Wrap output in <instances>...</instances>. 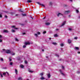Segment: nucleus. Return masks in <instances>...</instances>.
Segmentation results:
<instances>
[{"label": "nucleus", "mask_w": 80, "mask_h": 80, "mask_svg": "<svg viewBox=\"0 0 80 80\" xmlns=\"http://www.w3.org/2000/svg\"><path fill=\"white\" fill-rule=\"evenodd\" d=\"M14 29H16V30H17L18 29V28H14Z\"/></svg>", "instance_id": "4d7b16f0"}, {"label": "nucleus", "mask_w": 80, "mask_h": 80, "mask_svg": "<svg viewBox=\"0 0 80 80\" xmlns=\"http://www.w3.org/2000/svg\"><path fill=\"white\" fill-rule=\"evenodd\" d=\"M76 12L77 13H78L79 12V11H78V10L77 9L76 10Z\"/></svg>", "instance_id": "c9c22d12"}, {"label": "nucleus", "mask_w": 80, "mask_h": 80, "mask_svg": "<svg viewBox=\"0 0 80 80\" xmlns=\"http://www.w3.org/2000/svg\"><path fill=\"white\" fill-rule=\"evenodd\" d=\"M15 27V26H12L11 27L12 28H14Z\"/></svg>", "instance_id": "4c0bfd02"}, {"label": "nucleus", "mask_w": 80, "mask_h": 80, "mask_svg": "<svg viewBox=\"0 0 80 80\" xmlns=\"http://www.w3.org/2000/svg\"><path fill=\"white\" fill-rule=\"evenodd\" d=\"M3 75H4V76L6 75V73H5V72H4V73H3Z\"/></svg>", "instance_id": "473e14b6"}, {"label": "nucleus", "mask_w": 80, "mask_h": 80, "mask_svg": "<svg viewBox=\"0 0 80 80\" xmlns=\"http://www.w3.org/2000/svg\"><path fill=\"white\" fill-rule=\"evenodd\" d=\"M60 15H61L62 16H63V15L62 13H58V14H57L58 17H59Z\"/></svg>", "instance_id": "423d86ee"}, {"label": "nucleus", "mask_w": 80, "mask_h": 80, "mask_svg": "<svg viewBox=\"0 0 80 80\" xmlns=\"http://www.w3.org/2000/svg\"><path fill=\"white\" fill-rule=\"evenodd\" d=\"M49 5H52V2H50L49 3Z\"/></svg>", "instance_id": "e433bc0d"}, {"label": "nucleus", "mask_w": 80, "mask_h": 80, "mask_svg": "<svg viewBox=\"0 0 80 80\" xmlns=\"http://www.w3.org/2000/svg\"><path fill=\"white\" fill-rule=\"evenodd\" d=\"M47 33V32H46V31H44V32H43V33L44 34H45V33Z\"/></svg>", "instance_id": "a18cd8bd"}, {"label": "nucleus", "mask_w": 80, "mask_h": 80, "mask_svg": "<svg viewBox=\"0 0 80 80\" xmlns=\"http://www.w3.org/2000/svg\"><path fill=\"white\" fill-rule=\"evenodd\" d=\"M54 37H58V35L57 34H54Z\"/></svg>", "instance_id": "b1692460"}, {"label": "nucleus", "mask_w": 80, "mask_h": 80, "mask_svg": "<svg viewBox=\"0 0 80 80\" xmlns=\"http://www.w3.org/2000/svg\"><path fill=\"white\" fill-rule=\"evenodd\" d=\"M72 27H70L68 28V30H69V31H72Z\"/></svg>", "instance_id": "1a4fd4ad"}, {"label": "nucleus", "mask_w": 80, "mask_h": 80, "mask_svg": "<svg viewBox=\"0 0 80 80\" xmlns=\"http://www.w3.org/2000/svg\"><path fill=\"white\" fill-rule=\"evenodd\" d=\"M29 72H30V73H33V71H29Z\"/></svg>", "instance_id": "7c9ffc66"}, {"label": "nucleus", "mask_w": 80, "mask_h": 80, "mask_svg": "<svg viewBox=\"0 0 80 80\" xmlns=\"http://www.w3.org/2000/svg\"><path fill=\"white\" fill-rule=\"evenodd\" d=\"M0 77L1 78H3V74H2L1 72L0 73Z\"/></svg>", "instance_id": "ddd939ff"}, {"label": "nucleus", "mask_w": 80, "mask_h": 80, "mask_svg": "<svg viewBox=\"0 0 80 80\" xmlns=\"http://www.w3.org/2000/svg\"><path fill=\"white\" fill-rule=\"evenodd\" d=\"M22 16H26V14H23L22 13Z\"/></svg>", "instance_id": "2f4dec72"}, {"label": "nucleus", "mask_w": 80, "mask_h": 80, "mask_svg": "<svg viewBox=\"0 0 80 80\" xmlns=\"http://www.w3.org/2000/svg\"><path fill=\"white\" fill-rule=\"evenodd\" d=\"M15 73H16V75H17L18 71H17V70L16 69H15Z\"/></svg>", "instance_id": "4468645a"}, {"label": "nucleus", "mask_w": 80, "mask_h": 80, "mask_svg": "<svg viewBox=\"0 0 80 80\" xmlns=\"http://www.w3.org/2000/svg\"><path fill=\"white\" fill-rule=\"evenodd\" d=\"M24 44L26 45H30V43L29 42H25L24 43Z\"/></svg>", "instance_id": "39448f33"}, {"label": "nucleus", "mask_w": 80, "mask_h": 80, "mask_svg": "<svg viewBox=\"0 0 80 80\" xmlns=\"http://www.w3.org/2000/svg\"><path fill=\"white\" fill-rule=\"evenodd\" d=\"M70 12V11H66L64 12V14H68V13H69Z\"/></svg>", "instance_id": "f03ea898"}, {"label": "nucleus", "mask_w": 80, "mask_h": 80, "mask_svg": "<svg viewBox=\"0 0 80 80\" xmlns=\"http://www.w3.org/2000/svg\"><path fill=\"white\" fill-rule=\"evenodd\" d=\"M60 45L61 47H63V44L61 43L60 44Z\"/></svg>", "instance_id": "a878e982"}, {"label": "nucleus", "mask_w": 80, "mask_h": 80, "mask_svg": "<svg viewBox=\"0 0 80 80\" xmlns=\"http://www.w3.org/2000/svg\"><path fill=\"white\" fill-rule=\"evenodd\" d=\"M18 60H20V58H18Z\"/></svg>", "instance_id": "603ef678"}, {"label": "nucleus", "mask_w": 80, "mask_h": 80, "mask_svg": "<svg viewBox=\"0 0 80 80\" xmlns=\"http://www.w3.org/2000/svg\"><path fill=\"white\" fill-rule=\"evenodd\" d=\"M26 33L25 32L23 33L22 35H25Z\"/></svg>", "instance_id": "09e8293b"}, {"label": "nucleus", "mask_w": 80, "mask_h": 80, "mask_svg": "<svg viewBox=\"0 0 80 80\" xmlns=\"http://www.w3.org/2000/svg\"><path fill=\"white\" fill-rule=\"evenodd\" d=\"M59 72H60L61 73L62 75H63V76H65V74L62 72V70H59Z\"/></svg>", "instance_id": "7ed1b4c3"}, {"label": "nucleus", "mask_w": 80, "mask_h": 80, "mask_svg": "<svg viewBox=\"0 0 80 80\" xmlns=\"http://www.w3.org/2000/svg\"><path fill=\"white\" fill-rule=\"evenodd\" d=\"M15 40L16 41H17V42H18V40L17 38H15Z\"/></svg>", "instance_id": "c85d7f7f"}, {"label": "nucleus", "mask_w": 80, "mask_h": 80, "mask_svg": "<svg viewBox=\"0 0 80 80\" xmlns=\"http://www.w3.org/2000/svg\"><path fill=\"white\" fill-rule=\"evenodd\" d=\"M2 42V39H0V42Z\"/></svg>", "instance_id": "3c124183"}, {"label": "nucleus", "mask_w": 80, "mask_h": 80, "mask_svg": "<svg viewBox=\"0 0 80 80\" xmlns=\"http://www.w3.org/2000/svg\"><path fill=\"white\" fill-rule=\"evenodd\" d=\"M4 32H5V33H8V31L6 30H4Z\"/></svg>", "instance_id": "aec40b11"}, {"label": "nucleus", "mask_w": 80, "mask_h": 80, "mask_svg": "<svg viewBox=\"0 0 80 80\" xmlns=\"http://www.w3.org/2000/svg\"><path fill=\"white\" fill-rule=\"evenodd\" d=\"M25 64H27V63H28V62H27V61L26 60H25Z\"/></svg>", "instance_id": "c756f323"}, {"label": "nucleus", "mask_w": 80, "mask_h": 80, "mask_svg": "<svg viewBox=\"0 0 80 80\" xmlns=\"http://www.w3.org/2000/svg\"><path fill=\"white\" fill-rule=\"evenodd\" d=\"M4 17L5 18H7V17H8L6 15H5Z\"/></svg>", "instance_id": "49530a36"}, {"label": "nucleus", "mask_w": 80, "mask_h": 80, "mask_svg": "<svg viewBox=\"0 0 80 80\" xmlns=\"http://www.w3.org/2000/svg\"><path fill=\"white\" fill-rule=\"evenodd\" d=\"M40 76H41V77H43V73H41L40 74Z\"/></svg>", "instance_id": "6ab92c4d"}, {"label": "nucleus", "mask_w": 80, "mask_h": 80, "mask_svg": "<svg viewBox=\"0 0 80 80\" xmlns=\"http://www.w3.org/2000/svg\"><path fill=\"white\" fill-rule=\"evenodd\" d=\"M55 56L56 57H59V55H58V54H55Z\"/></svg>", "instance_id": "f3484780"}, {"label": "nucleus", "mask_w": 80, "mask_h": 80, "mask_svg": "<svg viewBox=\"0 0 80 80\" xmlns=\"http://www.w3.org/2000/svg\"><path fill=\"white\" fill-rule=\"evenodd\" d=\"M70 2H72V0H69Z\"/></svg>", "instance_id": "0e129e2a"}, {"label": "nucleus", "mask_w": 80, "mask_h": 80, "mask_svg": "<svg viewBox=\"0 0 80 80\" xmlns=\"http://www.w3.org/2000/svg\"><path fill=\"white\" fill-rule=\"evenodd\" d=\"M10 65L12 66V65H13V63L12 62H10Z\"/></svg>", "instance_id": "bb28decb"}, {"label": "nucleus", "mask_w": 80, "mask_h": 80, "mask_svg": "<svg viewBox=\"0 0 80 80\" xmlns=\"http://www.w3.org/2000/svg\"><path fill=\"white\" fill-rule=\"evenodd\" d=\"M2 14H0V18H2Z\"/></svg>", "instance_id": "de8ad7c7"}, {"label": "nucleus", "mask_w": 80, "mask_h": 80, "mask_svg": "<svg viewBox=\"0 0 80 80\" xmlns=\"http://www.w3.org/2000/svg\"><path fill=\"white\" fill-rule=\"evenodd\" d=\"M74 49L75 50H79V48H78V47H75L74 48Z\"/></svg>", "instance_id": "2eb2a0df"}, {"label": "nucleus", "mask_w": 80, "mask_h": 80, "mask_svg": "<svg viewBox=\"0 0 80 80\" xmlns=\"http://www.w3.org/2000/svg\"><path fill=\"white\" fill-rule=\"evenodd\" d=\"M4 12H5V13H8V11H5Z\"/></svg>", "instance_id": "13d9d810"}, {"label": "nucleus", "mask_w": 80, "mask_h": 80, "mask_svg": "<svg viewBox=\"0 0 80 80\" xmlns=\"http://www.w3.org/2000/svg\"><path fill=\"white\" fill-rule=\"evenodd\" d=\"M12 61V59H9V62H11Z\"/></svg>", "instance_id": "6e6d98bb"}, {"label": "nucleus", "mask_w": 80, "mask_h": 80, "mask_svg": "<svg viewBox=\"0 0 80 80\" xmlns=\"http://www.w3.org/2000/svg\"><path fill=\"white\" fill-rule=\"evenodd\" d=\"M19 12H23V11H21V10H19Z\"/></svg>", "instance_id": "ea45409f"}, {"label": "nucleus", "mask_w": 80, "mask_h": 80, "mask_svg": "<svg viewBox=\"0 0 80 80\" xmlns=\"http://www.w3.org/2000/svg\"><path fill=\"white\" fill-rule=\"evenodd\" d=\"M62 69H64V67L63 66L62 67Z\"/></svg>", "instance_id": "864d4df0"}, {"label": "nucleus", "mask_w": 80, "mask_h": 80, "mask_svg": "<svg viewBox=\"0 0 80 80\" xmlns=\"http://www.w3.org/2000/svg\"><path fill=\"white\" fill-rule=\"evenodd\" d=\"M45 24L46 25H50V23L49 22H47V23H46Z\"/></svg>", "instance_id": "dca6fc26"}, {"label": "nucleus", "mask_w": 80, "mask_h": 80, "mask_svg": "<svg viewBox=\"0 0 80 80\" xmlns=\"http://www.w3.org/2000/svg\"><path fill=\"white\" fill-rule=\"evenodd\" d=\"M37 34H38V35H40V33L39 32H37Z\"/></svg>", "instance_id": "79ce46f5"}, {"label": "nucleus", "mask_w": 80, "mask_h": 80, "mask_svg": "<svg viewBox=\"0 0 80 80\" xmlns=\"http://www.w3.org/2000/svg\"><path fill=\"white\" fill-rule=\"evenodd\" d=\"M32 2V1L31 0H28L27 1V2H28V3H30L31 2Z\"/></svg>", "instance_id": "9b49d317"}, {"label": "nucleus", "mask_w": 80, "mask_h": 80, "mask_svg": "<svg viewBox=\"0 0 80 80\" xmlns=\"http://www.w3.org/2000/svg\"><path fill=\"white\" fill-rule=\"evenodd\" d=\"M12 32H15V30H12Z\"/></svg>", "instance_id": "f704fd0d"}, {"label": "nucleus", "mask_w": 80, "mask_h": 80, "mask_svg": "<svg viewBox=\"0 0 80 80\" xmlns=\"http://www.w3.org/2000/svg\"><path fill=\"white\" fill-rule=\"evenodd\" d=\"M51 39H52V38H49V40H51Z\"/></svg>", "instance_id": "e2e57ef3"}, {"label": "nucleus", "mask_w": 80, "mask_h": 80, "mask_svg": "<svg viewBox=\"0 0 80 80\" xmlns=\"http://www.w3.org/2000/svg\"><path fill=\"white\" fill-rule=\"evenodd\" d=\"M0 60L1 62H3V58H1Z\"/></svg>", "instance_id": "393cba45"}, {"label": "nucleus", "mask_w": 80, "mask_h": 80, "mask_svg": "<svg viewBox=\"0 0 80 80\" xmlns=\"http://www.w3.org/2000/svg\"><path fill=\"white\" fill-rule=\"evenodd\" d=\"M20 67H21V68H24V66H23V65L21 64L20 65Z\"/></svg>", "instance_id": "6e6552de"}, {"label": "nucleus", "mask_w": 80, "mask_h": 80, "mask_svg": "<svg viewBox=\"0 0 80 80\" xmlns=\"http://www.w3.org/2000/svg\"><path fill=\"white\" fill-rule=\"evenodd\" d=\"M61 60H62V59H59V61H61Z\"/></svg>", "instance_id": "338daca9"}, {"label": "nucleus", "mask_w": 80, "mask_h": 80, "mask_svg": "<svg viewBox=\"0 0 80 80\" xmlns=\"http://www.w3.org/2000/svg\"><path fill=\"white\" fill-rule=\"evenodd\" d=\"M2 50L3 52H5L6 53H11V51L10 50H6L5 49H3Z\"/></svg>", "instance_id": "f257e3e1"}, {"label": "nucleus", "mask_w": 80, "mask_h": 80, "mask_svg": "<svg viewBox=\"0 0 80 80\" xmlns=\"http://www.w3.org/2000/svg\"><path fill=\"white\" fill-rule=\"evenodd\" d=\"M78 53L79 54V53H80V52H78Z\"/></svg>", "instance_id": "052dcab7"}, {"label": "nucleus", "mask_w": 80, "mask_h": 80, "mask_svg": "<svg viewBox=\"0 0 80 80\" xmlns=\"http://www.w3.org/2000/svg\"><path fill=\"white\" fill-rule=\"evenodd\" d=\"M44 79H45V78L42 76L41 78V80H44Z\"/></svg>", "instance_id": "412c9836"}, {"label": "nucleus", "mask_w": 80, "mask_h": 80, "mask_svg": "<svg viewBox=\"0 0 80 80\" xmlns=\"http://www.w3.org/2000/svg\"><path fill=\"white\" fill-rule=\"evenodd\" d=\"M11 55H15V53H11Z\"/></svg>", "instance_id": "37998d69"}, {"label": "nucleus", "mask_w": 80, "mask_h": 80, "mask_svg": "<svg viewBox=\"0 0 80 80\" xmlns=\"http://www.w3.org/2000/svg\"><path fill=\"white\" fill-rule=\"evenodd\" d=\"M34 36H35V37H38V35L37 34L35 33L34 34Z\"/></svg>", "instance_id": "5701e85b"}, {"label": "nucleus", "mask_w": 80, "mask_h": 80, "mask_svg": "<svg viewBox=\"0 0 80 80\" xmlns=\"http://www.w3.org/2000/svg\"><path fill=\"white\" fill-rule=\"evenodd\" d=\"M18 80H22V77L18 78Z\"/></svg>", "instance_id": "a211bd4d"}, {"label": "nucleus", "mask_w": 80, "mask_h": 80, "mask_svg": "<svg viewBox=\"0 0 80 80\" xmlns=\"http://www.w3.org/2000/svg\"><path fill=\"white\" fill-rule=\"evenodd\" d=\"M68 17H69V18H70V17H71L70 15H69Z\"/></svg>", "instance_id": "680f3d73"}, {"label": "nucleus", "mask_w": 80, "mask_h": 80, "mask_svg": "<svg viewBox=\"0 0 80 80\" xmlns=\"http://www.w3.org/2000/svg\"><path fill=\"white\" fill-rule=\"evenodd\" d=\"M74 39H75V40H77V37H75L74 38Z\"/></svg>", "instance_id": "72a5a7b5"}, {"label": "nucleus", "mask_w": 80, "mask_h": 80, "mask_svg": "<svg viewBox=\"0 0 80 80\" xmlns=\"http://www.w3.org/2000/svg\"><path fill=\"white\" fill-rule=\"evenodd\" d=\"M80 72H79V71H77V73H78V74H79V73H80Z\"/></svg>", "instance_id": "a19ab883"}, {"label": "nucleus", "mask_w": 80, "mask_h": 80, "mask_svg": "<svg viewBox=\"0 0 80 80\" xmlns=\"http://www.w3.org/2000/svg\"><path fill=\"white\" fill-rule=\"evenodd\" d=\"M41 6H42V7H43L44 8L45 7V5L43 4H41Z\"/></svg>", "instance_id": "4be33fe9"}, {"label": "nucleus", "mask_w": 80, "mask_h": 80, "mask_svg": "<svg viewBox=\"0 0 80 80\" xmlns=\"http://www.w3.org/2000/svg\"><path fill=\"white\" fill-rule=\"evenodd\" d=\"M18 15V14H16L15 16H17Z\"/></svg>", "instance_id": "69168bd1"}, {"label": "nucleus", "mask_w": 80, "mask_h": 80, "mask_svg": "<svg viewBox=\"0 0 80 80\" xmlns=\"http://www.w3.org/2000/svg\"><path fill=\"white\" fill-rule=\"evenodd\" d=\"M79 18H80V16L78 17Z\"/></svg>", "instance_id": "774afa93"}, {"label": "nucleus", "mask_w": 80, "mask_h": 80, "mask_svg": "<svg viewBox=\"0 0 80 80\" xmlns=\"http://www.w3.org/2000/svg\"><path fill=\"white\" fill-rule=\"evenodd\" d=\"M2 36L0 35V38H2Z\"/></svg>", "instance_id": "5fc2aeb1"}, {"label": "nucleus", "mask_w": 80, "mask_h": 80, "mask_svg": "<svg viewBox=\"0 0 80 80\" xmlns=\"http://www.w3.org/2000/svg\"><path fill=\"white\" fill-rule=\"evenodd\" d=\"M23 48H25L26 47V45H24L23 46Z\"/></svg>", "instance_id": "58836bf2"}, {"label": "nucleus", "mask_w": 80, "mask_h": 80, "mask_svg": "<svg viewBox=\"0 0 80 80\" xmlns=\"http://www.w3.org/2000/svg\"><path fill=\"white\" fill-rule=\"evenodd\" d=\"M66 23V21H64L63 22H62V24L61 25V26L60 27H62V26H63V25H65V24Z\"/></svg>", "instance_id": "20e7f679"}, {"label": "nucleus", "mask_w": 80, "mask_h": 80, "mask_svg": "<svg viewBox=\"0 0 80 80\" xmlns=\"http://www.w3.org/2000/svg\"><path fill=\"white\" fill-rule=\"evenodd\" d=\"M6 73H7V74H8V75H9V73H8V72H6Z\"/></svg>", "instance_id": "c03bdc74"}, {"label": "nucleus", "mask_w": 80, "mask_h": 80, "mask_svg": "<svg viewBox=\"0 0 80 80\" xmlns=\"http://www.w3.org/2000/svg\"><path fill=\"white\" fill-rule=\"evenodd\" d=\"M37 3H38V5H41V3H40V2H37Z\"/></svg>", "instance_id": "cd10ccee"}, {"label": "nucleus", "mask_w": 80, "mask_h": 80, "mask_svg": "<svg viewBox=\"0 0 80 80\" xmlns=\"http://www.w3.org/2000/svg\"><path fill=\"white\" fill-rule=\"evenodd\" d=\"M47 76L48 77V78H50V73H49L48 74V75H47Z\"/></svg>", "instance_id": "9d476101"}, {"label": "nucleus", "mask_w": 80, "mask_h": 80, "mask_svg": "<svg viewBox=\"0 0 80 80\" xmlns=\"http://www.w3.org/2000/svg\"><path fill=\"white\" fill-rule=\"evenodd\" d=\"M68 43L70 44V43H71L72 42V41H71V40H70L69 39L68 40Z\"/></svg>", "instance_id": "0eeeda50"}, {"label": "nucleus", "mask_w": 80, "mask_h": 80, "mask_svg": "<svg viewBox=\"0 0 80 80\" xmlns=\"http://www.w3.org/2000/svg\"><path fill=\"white\" fill-rule=\"evenodd\" d=\"M58 30H59V29H57L56 30V31H58Z\"/></svg>", "instance_id": "8fccbe9b"}, {"label": "nucleus", "mask_w": 80, "mask_h": 80, "mask_svg": "<svg viewBox=\"0 0 80 80\" xmlns=\"http://www.w3.org/2000/svg\"><path fill=\"white\" fill-rule=\"evenodd\" d=\"M52 43L53 45H57V43L56 42H52Z\"/></svg>", "instance_id": "f8f14e48"}, {"label": "nucleus", "mask_w": 80, "mask_h": 80, "mask_svg": "<svg viewBox=\"0 0 80 80\" xmlns=\"http://www.w3.org/2000/svg\"><path fill=\"white\" fill-rule=\"evenodd\" d=\"M42 52H44V49H42Z\"/></svg>", "instance_id": "bf43d9fd"}]
</instances>
